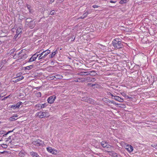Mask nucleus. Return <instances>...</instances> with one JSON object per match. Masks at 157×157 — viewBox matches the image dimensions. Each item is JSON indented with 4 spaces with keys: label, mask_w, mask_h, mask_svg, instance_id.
Returning a JSON list of instances; mask_svg holds the SVG:
<instances>
[{
    "label": "nucleus",
    "mask_w": 157,
    "mask_h": 157,
    "mask_svg": "<svg viewBox=\"0 0 157 157\" xmlns=\"http://www.w3.org/2000/svg\"><path fill=\"white\" fill-rule=\"evenodd\" d=\"M112 44L115 48L119 49L123 47V42H122L121 39L120 38H116L114 39L112 41Z\"/></svg>",
    "instance_id": "obj_1"
},
{
    "label": "nucleus",
    "mask_w": 157,
    "mask_h": 157,
    "mask_svg": "<svg viewBox=\"0 0 157 157\" xmlns=\"http://www.w3.org/2000/svg\"><path fill=\"white\" fill-rule=\"evenodd\" d=\"M16 34L14 36L15 37H17L18 36L21 35L22 31V27L21 25H16Z\"/></svg>",
    "instance_id": "obj_2"
},
{
    "label": "nucleus",
    "mask_w": 157,
    "mask_h": 157,
    "mask_svg": "<svg viewBox=\"0 0 157 157\" xmlns=\"http://www.w3.org/2000/svg\"><path fill=\"white\" fill-rule=\"evenodd\" d=\"M22 50L18 54L19 59H25L27 56V55L25 53H22Z\"/></svg>",
    "instance_id": "obj_3"
},
{
    "label": "nucleus",
    "mask_w": 157,
    "mask_h": 157,
    "mask_svg": "<svg viewBox=\"0 0 157 157\" xmlns=\"http://www.w3.org/2000/svg\"><path fill=\"white\" fill-rule=\"evenodd\" d=\"M33 144L34 145L37 146H42L43 144H44V142L41 140L38 139L34 141V142Z\"/></svg>",
    "instance_id": "obj_4"
},
{
    "label": "nucleus",
    "mask_w": 157,
    "mask_h": 157,
    "mask_svg": "<svg viewBox=\"0 0 157 157\" xmlns=\"http://www.w3.org/2000/svg\"><path fill=\"white\" fill-rule=\"evenodd\" d=\"M111 95L113 97V98L115 100L118 101L120 102H122L124 101L123 98H121V97L118 96H113L112 94H111Z\"/></svg>",
    "instance_id": "obj_5"
},
{
    "label": "nucleus",
    "mask_w": 157,
    "mask_h": 157,
    "mask_svg": "<svg viewBox=\"0 0 157 157\" xmlns=\"http://www.w3.org/2000/svg\"><path fill=\"white\" fill-rule=\"evenodd\" d=\"M108 151L109 153V154L113 157H121L120 155L118 154L114 151Z\"/></svg>",
    "instance_id": "obj_6"
},
{
    "label": "nucleus",
    "mask_w": 157,
    "mask_h": 157,
    "mask_svg": "<svg viewBox=\"0 0 157 157\" xmlns=\"http://www.w3.org/2000/svg\"><path fill=\"white\" fill-rule=\"evenodd\" d=\"M36 53H37V52H36V53L35 54L32 56L29 59V61L28 62H33L39 56L38 55H36Z\"/></svg>",
    "instance_id": "obj_7"
},
{
    "label": "nucleus",
    "mask_w": 157,
    "mask_h": 157,
    "mask_svg": "<svg viewBox=\"0 0 157 157\" xmlns=\"http://www.w3.org/2000/svg\"><path fill=\"white\" fill-rule=\"evenodd\" d=\"M56 98V97L55 96H50L47 99L48 102L50 104H52L54 102Z\"/></svg>",
    "instance_id": "obj_8"
},
{
    "label": "nucleus",
    "mask_w": 157,
    "mask_h": 157,
    "mask_svg": "<svg viewBox=\"0 0 157 157\" xmlns=\"http://www.w3.org/2000/svg\"><path fill=\"white\" fill-rule=\"evenodd\" d=\"M101 146L104 148H106L110 149L112 148V147L108 144L106 142H102L101 143Z\"/></svg>",
    "instance_id": "obj_9"
},
{
    "label": "nucleus",
    "mask_w": 157,
    "mask_h": 157,
    "mask_svg": "<svg viewBox=\"0 0 157 157\" xmlns=\"http://www.w3.org/2000/svg\"><path fill=\"white\" fill-rule=\"evenodd\" d=\"M125 149L127 150V151L131 153L132 151L133 150V147L131 145H128L126 146Z\"/></svg>",
    "instance_id": "obj_10"
},
{
    "label": "nucleus",
    "mask_w": 157,
    "mask_h": 157,
    "mask_svg": "<svg viewBox=\"0 0 157 157\" xmlns=\"http://www.w3.org/2000/svg\"><path fill=\"white\" fill-rule=\"evenodd\" d=\"M44 112L40 111L37 113H36V115L40 118H42L44 117Z\"/></svg>",
    "instance_id": "obj_11"
},
{
    "label": "nucleus",
    "mask_w": 157,
    "mask_h": 157,
    "mask_svg": "<svg viewBox=\"0 0 157 157\" xmlns=\"http://www.w3.org/2000/svg\"><path fill=\"white\" fill-rule=\"evenodd\" d=\"M24 77L23 76H17L15 78H14V80L13 82H18L23 79Z\"/></svg>",
    "instance_id": "obj_12"
},
{
    "label": "nucleus",
    "mask_w": 157,
    "mask_h": 157,
    "mask_svg": "<svg viewBox=\"0 0 157 157\" xmlns=\"http://www.w3.org/2000/svg\"><path fill=\"white\" fill-rule=\"evenodd\" d=\"M47 105L46 104H38L36 105V107L39 108V109H41L46 107Z\"/></svg>",
    "instance_id": "obj_13"
},
{
    "label": "nucleus",
    "mask_w": 157,
    "mask_h": 157,
    "mask_svg": "<svg viewBox=\"0 0 157 157\" xmlns=\"http://www.w3.org/2000/svg\"><path fill=\"white\" fill-rule=\"evenodd\" d=\"M13 130L12 131H8L6 134H5V131H0V135H1L2 134H3V136L4 137H6V136L10 132H11L13 131Z\"/></svg>",
    "instance_id": "obj_14"
},
{
    "label": "nucleus",
    "mask_w": 157,
    "mask_h": 157,
    "mask_svg": "<svg viewBox=\"0 0 157 157\" xmlns=\"http://www.w3.org/2000/svg\"><path fill=\"white\" fill-rule=\"evenodd\" d=\"M27 25L29 26L30 28L32 29L33 28L35 25V21H31V23H29Z\"/></svg>",
    "instance_id": "obj_15"
},
{
    "label": "nucleus",
    "mask_w": 157,
    "mask_h": 157,
    "mask_svg": "<svg viewBox=\"0 0 157 157\" xmlns=\"http://www.w3.org/2000/svg\"><path fill=\"white\" fill-rule=\"evenodd\" d=\"M52 79L56 80L55 79H61L63 78V76L60 75H57L55 76H52L51 77Z\"/></svg>",
    "instance_id": "obj_16"
},
{
    "label": "nucleus",
    "mask_w": 157,
    "mask_h": 157,
    "mask_svg": "<svg viewBox=\"0 0 157 157\" xmlns=\"http://www.w3.org/2000/svg\"><path fill=\"white\" fill-rule=\"evenodd\" d=\"M91 71L82 72L78 73V75H88L90 74Z\"/></svg>",
    "instance_id": "obj_17"
},
{
    "label": "nucleus",
    "mask_w": 157,
    "mask_h": 157,
    "mask_svg": "<svg viewBox=\"0 0 157 157\" xmlns=\"http://www.w3.org/2000/svg\"><path fill=\"white\" fill-rule=\"evenodd\" d=\"M30 155L33 157H40L38 154L35 152L32 151L30 152Z\"/></svg>",
    "instance_id": "obj_18"
},
{
    "label": "nucleus",
    "mask_w": 157,
    "mask_h": 157,
    "mask_svg": "<svg viewBox=\"0 0 157 157\" xmlns=\"http://www.w3.org/2000/svg\"><path fill=\"white\" fill-rule=\"evenodd\" d=\"M85 100H86L87 102H89L90 103L93 104L94 103V102L93 101V100L92 99L90 98L86 97V98Z\"/></svg>",
    "instance_id": "obj_19"
},
{
    "label": "nucleus",
    "mask_w": 157,
    "mask_h": 157,
    "mask_svg": "<svg viewBox=\"0 0 157 157\" xmlns=\"http://www.w3.org/2000/svg\"><path fill=\"white\" fill-rule=\"evenodd\" d=\"M58 52L57 50H56L55 52H52V54L49 55V57L50 58H53L55 55Z\"/></svg>",
    "instance_id": "obj_20"
},
{
    "label": "nucleus",
    "mask_w": 157,
    "mask_h": 157,
    "mask_svg": "<svg viewBox=\"0 0 157 157\" xmlns=\"http://www.w3.org/2000/svg\"><path fill=\"white\" fill-rule=\"evenodd\" d=\"M88 14V13L86 11L83 14L82 16H81L79 18L83 19L86 17Z\"/></svg>",
    "instance_id": "obj_21"
},
{
    "label": "nucleus",
    "mask_w": 157,
    "mask_h": 157,
    "mask_svg": "<svg viewBox=\"0 0 157 157\" xmlns=\"http://www.w3.org/2000/svg\"><path fill=\"white\" fill-rule=\"evenodd\" d=\"M33 65H31L30 66H28L27 67H25L24 68H25V70H29L31 69L33 67Z\"/></svg>",
    "instance_id": "obj_22"
},
{
    "label": "nucleus",
    "mask_w": 157,
    "mask_h": 157,
    "mask_svg": "<svg viewBox=\"0 0 157 157\" xmlns=\"http://www.w3.org/2000/svg\"><path fill=\"white\" fill-rule=\"evenodd\" d=\"M91 85V86H94V88H98L99 87V86L98 84H92L91 83H88V85Z\"/></svg>",
    "instance_id": "obj_23"
},
{
    "label": "nucleus",
    "mask_w": 157,
    "mask_h": 157,
    "mask_svg": "<svg viewBox=\"0 0 157 157\" xmlns=\"http://www.w3.org/2000/svg\"><path fill=\"white\" fill-rule=\"evenodd\" d=\"M44 117H48L50 115L49 114V113L48 112L45 111L44 112Z\"/></svg>",
    "instance_id": "obj_24"
},
{
    "label": "nucleus",
    "mask_w": 157,
    "mask_h": 157,
    "mask_svg": "<svg viewBox=\"0 0 157 157\" xmlns=\"http://www.w3.org/2000/svg\"><path fill=\"white\" fill-rule=\"evenodd\" d=\"M34 21L33 20H32V19L31 18H27L26 19V24L27 25L29 23H31V21Z\"/></svg>",
    "instance_id": "obj_25"
},
{
    "label": "nucleus",
    "mask_w": 157,
    "mask_h": 157,
    "mask_svg": "<svg viewBox=\"0 0 157 157\" xmlns=\"http://www.w3.org/2000/svg\"><path fill=\"white\" fill-rule=\"evenodd\" d=\"M25 153L23 151H21L19 153V155L21 157H24L25 155Z\"/></svg>",
    "instance_id": "obj_26"
},
{
    "label": "nucleus",
    "mask_w": 157,
    "mask_h": 157,
    "mask_svg": "<svg viewBox=\"0 0 157 157\" xmlns=\"http://www.w3.org/2000/svg\"><path fill=\"white\" fill-rule=\"evenodd\" d=\"M53 148L50 147H48L46 148L47 151L51 153Z\"/></svg>",
    "instance_id": "obj_27"
},
{
    "label": "nucleus",
    "mask_w": 157,
    "mask_h": 157,
    "mask_svg": "<svg viewBox=\"0 0 157 157\" xmlns=\"http://www.w3.org/2000/svg\"><path fill=\"white\" fill-rule=\"evenodd\" d=\"M44 55L46 56L48 54H49L50 52V51L48 49L45 51H44Z\"/></svg>",
    "instance_id": "obj_28"
},
{
    "label": "nucleus",
    "mask_w": 157,
    "mask_h": 157,
    "mask_svg": "<svg viewBox=\"0 0 157 157\" xmlns=\"http://www.w3.org/2000/svg\"><path fill=\"white\" fill-rule=\"evenodd\" d=\"M22 104V102L21 101L19 102H17L16 105H15V106H16V107L17 108H19L20 105Z\"/></svg>",
    "instance_id": "obj_29"
},
{
    "label": "nucleus",
    "mask_w": 157,
    "mask_h": 157,
    "mask_svg": "<svg viewBox=\"0 0 157 157\" xmlns=\"http://www.w3.org/2000/svg\"><path fill=\"white\" fill-rule=\"evenodd\" d=\"M17 117V116H13L12 117H11L10 118V120L11 121H13L16 120L17 119L16 117Z\"/></svg>",
    "instance_id": "obj_30"
},
{
    "label": "nucleus",
    "mask_w": 157,
    "mask_h": 157,
    "mask_svg": "<svg viewBox=\"0 0 157 157\" xmlns=\"http://www.w3.org/2000/svg\"><path fill=\"white\" fill-rule=\"evenodd\" d=\"M127 2V0H121L120 1L119 3L121 4H123L124 3H126Z\"/></svg>",
    "instance_id": "obj_31"
},
{
    "label": "nucleus",
    "mask_w": 157,
    "mask_h": 157,
    "mask_svg": "<svg viewBox=\"0 0 157 157\" xmlns=\"http://www.w3.org/2000/svg\"><path fill=\"white\" fill-rule=\"evenodd\" d=\"M74 81L75 82H82V79L80 78H78L74 80Z\"/></svg>",
    "instance_id": "obj_32"
},
{
    "label": "nucleus",
    "mask_w": 157,
    "mask_h": 157,
    "mask_svg": "<svg viewBox=\"0 0 157 157\" xmlns=\"http://www.w3.org/2000/svg\"><path fill=\"white\" fill-rule=\"evenodd\" d=\"M51 153L53 154L56 155L58 153V151L53 148Z\"/></svg>",
    "instance_id": "obj_33"
},
{
    "label": "nucleus",
    "mask_w": 157,
    "mask_h": 157,
    "mask_svg": "<svg viewBox=\"0 0 157 157\" xmlns=\"http://www.w3.org/2000/svg\"><path fill=\"white\" fill-rule=\"evenodd\" d=\"M16 25H15L14 27L11 29V31L13 32H14L16 30Z\"/></svg>",
    "instance_id": "obj_34"
},
{
    "label": "nucleus",
    "mask_w": 157,
    "mask_h": 157,
    "mask_svg": "<svg viewBox=\"0 0 157 157\" xmlns=\"http://www.w3.org/2000/svg\"><path fill=\"white\" fill-rule=\"evenodd\" d=\"M96 79L94 78H89V81H92V82H94L95 81Z\"/></svg>",
    "instance_id": "obj_35"
},
{
    "label": "nucleus",
    "mask_w": 157,
    "mask_h": 157,
    "mask_svg": "<svg viewBox=\"0 0 157 157\" xmlns=\"http://www.w3.org/2000/svg\"><path fill=\"white\" fill-rule=\"evenodd\" d=\"M2 147L4 148H6L7 147V145L5 144H3L1 145Z\"/></svg>",
    "instance_id": "obj_36"
},
{
    "label": "nucleus",
    "mask_w": 157,
    "mask_h": 157,
    "mask_svg": "<svg viewBox=\"0 0 157 157\" xmlns=\"http://www.w3.org/2000/svg\"><path fill=\"white\" fill-rule=\"evenodd\" d=\"M55 12L54 10H52L50 13V14L51 15H53L55 14Z\"/></svg>",
    "instance_id": "obj_37"
},
{
    "label": "nucleus",
    "mask_w": 157,
    "mask_h": 157,
    "mask_svg": "<svg viewBox=\"0 0 157 157\" xmlns=\"http://www.w3.org/2000/svg\"><path fill=\"white\" fill-rule=\"evenodd\" d=\"M41 94L40 92H38L37 93V96L38 97H40L41 96Z\"/></svg>",
    "instance_id": "obj_38"
},
{
    "label": "nucleus",
    "mask_w": 157,
    "mask_h": 157,
    "mask_svg": "<svg viewBox=\"0 0 157 157\" xmlns=\"http://www.w3.org/2000/svg\"><path fill=\"white\" fill-rule=\"evenodd\" d=\"M27 8L28 10H29V12L30 13L31 12V9H30L31 7H30V6L28 5H27Z\"/></svg>",
    "instance_id": "obj_39"
},
{
    "label": "nucleus",
    "mask_w": 157,
    "mask_h": 157,
    "mask_svg": "<svg viewBox=\"0 0 157 157\" xmlns=\"http://www.w3.org/2000/svg\"><path fill=\"white\" fill-rule=\"evenodd\" d=\"M87 80H88V81H89V78H85L84 79V80H83L82 79V82H85L86 81H87Z\"/></svg>",
    "instance_id": "obj_40"
},
{
    "label": "nucleus",
    "mask_w": 157,
    "mask_h": 157,
    "mask_svg": "<svg viewBox=\"0 0 157 157\" xmlns=\"http://www.w3.org/2000/svg\"><path fill=\"white\" fill-rule=\"evenodd\" d=\"M11 108H13L14 109L17 108L16 107V106H15V105H12L11 106Z\"/></svg>",
    "instance_id": "obj_41"
},
{
    "label": "nucleus",
    "mask_w": 157,
    "mask_h": 157,
    "mask_svg": "<svg viewBox=\"0 0 157 157\" xmlns=\"http://www.w3.org/2000/svg\"><path fill=\"white\" fill-rule=\"evenodd\" d=\"M152 147L157 148V144H152L151 145Z\"/></svg>",
    "instance_id": "obj_42"
},
{
    "label": "nucleus",
    "mask_w": 157,
    "mask_h": 157,
    "mask_svg": "<svg viewBox=\"0 0 157 157\" xmlns=\"http://www.w3.org/2000/svg\"><path fill=\"white\" fill-rule=\"evenodd\" d=\"M92 7H93L94 8H98V7H99V6L97 5H94L92 6Z\"/></svg>",
    "instance_id": "obj_43"
},
{
    "label": "nucleus",
    "mask_w": 157,
    "mask_h": 157,
    "mask_svg": "<svg viewBox=\"0 0 157 157\" xmlns=\"http://www.w3.org/2000/svg\"><path fill=\"white\" fill-rule=\"evenodd\" d=\"M11 136H10L8 138H6V141L7 142L9 141V140H10L11 139Z\"/></svg>",
    "instance_id": "obj_44"
},
{
    "label": "nucleus",
    "mask_w": 157,
    "mask_h": 157,
    "mask_svg": "<svg viewBox=\"0 0 157 157\" xmlns=\"http://www.w3.org/2000/svg\"><path fill=\"white\" fill-rule=\"evenodd\" d=\"M109 2L111 3H115L116 2V1H113L112 0H110Z\"/></svg>",
    "instance_id": "obj_45"
},
{
    "label": "nucleus",
    "mask_w": 157,
    "mask_h": 157,
    "mask_svg": "<svg viewBox=\"0 0 157 157\" xmlns=\"http://www.w3.org/2000/svg\"><path fill=\"white\" fill-rule=\"evenodd\" d=\"M42 56H39L38 57V60H40V59H42Z\"/></svg>",
    "instance_id": "obj_46"
},
{
    "label": "nucleus",
    "mask_w": 157,
    "mask_h": 157,
    "mask_svg": "<svg viewBox=\"0 0 157 157\" xmlns=\"http://www.w3.org/2000/svg\"><path fill=\"white\" fill-rule=\"evenodd\" d=\"M44 54V51L43 52L41 53H40V54L38 55L39 56L40 55V56H42V55H43Z\"/></svg>",
    "instance_id": "obj_47"
},
{
    "label": "nucleus",
    "mask_w": 157,
    "mask_h": 157,
    "mask_svg": "<svg viewBox=\"0 0 157 157\" xmlns=\"http://www.w3.org/2000/svg\"><path fill=\"white\" fill-rule=\"evenodd\" d=\"M42 58H44L46 57V56L44 54L43 56H42Z\"/></svg>",
    "instance_id": "obj_48"
},
{
    "label": "nucleus",
    "mask_w": 157,
    "mask_h": 157,
    "mask_svg": "<svg viewBox=\"0 0 157 157\" xmlns=\"http://www.w3.org/2000/svg\"><path fill=\"white\" fill-rule=\"evenodd\" d=\"M6 151H2V152H0V153L1 154H3Z\"/></svg>",
    "instance_id": "obj_49"
},
{
    "label": "nucleus",
    "mask_w": 157,
    "mask_h": 157,
    "mask_svg": "<svg viewBox=\"0 0 157 157\" xmlns=\"http://www.w3.org/2000/svg\"><path fill=\"white\" fill-rule=\"evenodd\" d=\"M1 82H0V91L1 90V89H2V87L1 86Z\"/></svg>",
    "instance_id": "obj_50"
},
{
    "label": "nucleus",
    "mask_w": 157,
    "mask_h": 157,
    "mask_svg": "<svg viewBox=\"0 0 157 157\" xmlns=\"http://www.w3.org/2000/svg\"><path fill=\"white\" fill-rule=\"evenodd\" d=\"M10 96V95L8 96H7V97H5V98H4L5 99H6V98H8L9 97V96Z\"/></svg>",
    "instance_id": "obj_51"
},
{
    "label": "nucleus",
    "mask_w": 157,
    "mask_h": 157,
    "mask_svg": "<svg viewBox=\"0 0 157 157\" xmlns=\"http://www.w3.org/2000/svg\"><path fill=\"white\" fill-rule=\"evenodd\" d=\"M86 74V73H83V74Z\"/></svg>",
    "instance_id": "obj_52"
},
{
    "label": "nucleus",
    "mask_w": 157,
    "mask_h": 157,
    "mask_svg": "<svg viewBox=\"0 0 157 157\" xmlns=\"http://www.w3.org/2000/svg\"><path fill=\"white\" fill-rule=\"evenodd\" d=\"M2 139L0 140V141H2Z\"/></svg>",
    "instance_id": "obj_53"
},
{
    "label": "nucleus",
    "mask_w": 157,
    "mask_h": 157,
    "mask_svg": "<svg viewBox=\"0 0 157 157\" xmlns=\"http://www.w3.org/2000/svg\"><path fill=\"white\" fill-rule=\"evenodd\" d=\"M1 121H0V124H1Z\"/></svg>",
    "instance_id": "obj_54"
},
{
    "label": "nucleus",
    "mask_w": 157,
    "mask_h": 157,
    "mask_svg": "<svg viewBox=\"0 0 157 157\" xmlns=\"http://www.w3.org/2000/svg\"><path fill=\"white\" fill-rule=\"evenodd\" d=\"M128 98H130L128 97Z\"/></svg>",
    "instance_id": "obj_55"
}]
</instances>
